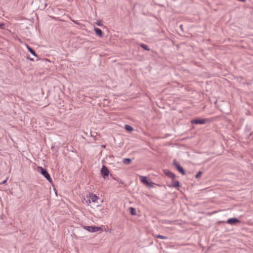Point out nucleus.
Segmentation results:
<instances>
[{
    "instance_id": "1",
    "label": "nucleus",
    "mask_w": 253,
    "mask_h": 253,
    "mask_svg": "<svg viewBox=\"0 0 253 253\" xmlns=\"http://www.w3.org/2000/svg\"><path fill=\"white\" fill-rule=\"evenodd\" d=\"M38 171L40 172L44 177L50 182L52 183V179L48 172L46 169L42 168V167H38Z\"/></svg>"
},
{
    "instance_id": "2",
    "label": "nucleus",
    "mask_w": 253,
    "mask_h": 253,
    "mask_svg": "<svg viewBox=\"0 0 253 253\" xmlns=\"http://www.w3.org/2000/svg\"><path fill=\"white\" fill-rule=\"evenodd\" d=\"M173 165L174 166L177 170L181 174L183 175L186 174V172L184 169L180 165L175 159L173 161Z\"/></svg>"
},
{
    "instance_id": "3",
    "label": "nucleus",
    "mask_w": 253,
    "mask_h": 253,
    "mask_svg": "<svg viewBox=\"0 0 253 253\" xmlns=\"http://www.w3.org/2000/svg\"><path fill=\"white\" fill-rule=\"evenodd\" d=\"M84 228L90 232H96L102 230L101 227H96L92 226H84Z\"/></svg>"
},
{
    "instance_id": "4",
    "label": "nucleus",
    "mask_w": 253,
    "mask_h": 253,
    "mask_svg": "<svg viewBox=\"0 0 253 253\" xmlns=\"http://www.w3.org/2000/svg\"><path fill=\"white\" fill-rule=\"evenodd\" d=\"M223 222H225V223L229 224L230 225H236L237 223H240L241 221L238 218L234 217V218H229L226 221H222V223Z\"/></svg>"
},
{
    "instance_id": "5",
    "label": "nucleus",
    "mask_w": 253,
    "mask_h": 253,
    "mask_svg": "<svg viewBox=\"0 0 253 253\" xmlns=\"http://www.w3.org/2000/svg\"><path fill=\"white\" fill-rule=\"evenodd\" d=\"M109 173V171L108 168L104 165L102 166V167L101 169V174L102 177L104 178H105L107 176H108Z\"/></svg>"
},
{
    "instance_id": "6",
    "label": "nucleus",
    "mask_w": 253,
    "mask_h": 253,
    "mask_svg": "<svg viewBox=\"0 0 253 253\" xmlns=\"http://www.w3.org/2000/svg\"><path fill=\"white\" fill-rule=\"evenodd\" d=\"M140 181L146 185L149 186V187H152L153 184H154L152 182H149L146 176H141L140 177Z\"/></svg>"
},
{
    "instance_id": "7",
    "label": "nucleus",
    "mask_w": 253,
    "mask_h": 253,
    "mask_svg": "<svg viewBox=\"0 0 253 253\" xmlns=\"http://www.w3.org/2000/svg\"><path fill=\"white\" fill-rule=\"evenodd\" d=\"M207 121L206 119H195L192 120L191 123L192 124H204Z\"/></svg>"
},
{
    "instance_id": "8",
    "label": "nucleus",
    "mask_w": 253,
    "mask_h": 253,
    "mask_svg": "<svg viewBox=\"0 0 253 253\" xmlns=\"http://www.w3.org/2000/svg\"><path fill=\"white\" fill-rule=\"evenodd\" d=\"M163 171L166 175L169 177V178H171L172 180H173L175 178V175L171 171H170L169 170L166 169H164Z\"/></svg>"
},
{
    "instance_id": "9",
    "label": "nucleus",
    "mask_w": 253,
    "mask_h": 253,
    "mask_svg": "<svg viewBox=\"0 0 253 253\" xmlns=\"http://www.w3.org/2000/svg\"><path fill=\"white\" fill-rule=\"evenodd\" d=\"M89 198L91 200L92 202H97V200L99 199L98 197H97L96 195L93 194L92 193H89Z\"/></svg>"
},
{
    "instance_id": "10",
    "label": "nucleus",
    "mask_w": 253,
    "mask_h": 253,
    "mask_svg": "<svg viewBox=\"0 0 253 253\" xmlns=\"http://www.w3.org/2000/svg\"><path fill=\"white\" fill-rule=\"evenodd\" d=\"M94 31L95 32V34H96V35H97L99 37L102 38L103 37V32L100 29H99L98 28L95 27Z\"/></svg>"
},
{
    "instance_id": "11",
    "label": "nucleus",
    "mask_w": 253,
    "mask_h": 253,
    "mask_svg": "<svg viewBox=\"0 0 253 253\" xmlns=\"http://www.w3.org/2000/svg\"><path fill=\"white\" fill-rule=\"evenodd\" d=\"M27 49L28 50V51L32 54L35 57H38V55L36 54V52L35 51V50L31 47H30V46H29L28 45H27Z\"/></svg>"
},
{
    "instance_id": "12",
    "label": "nucleus",
    "mask_w": 253,
    "mask_h": 253,
    "mask_svg": "<svg viewBox=\"0 0 253 253\" xmlns=\"http://www.w3.org/2000/svg\"><path fill=\"white\" fill-rule=\"evenodd\" d=\"M171 184H172V187H174L175 188H178L180 186V183L177 180H175V181L173 180V182Z\"/></svg>"
},
{
    "instance_id": "13",
    "label": "nucleus",
    "mask_w": 253,
    "mask_h": 253,
    "mask_svg": "<svg viewBox=\"0 0 253 253\" xmlns=\"http://www.w3.org/2000/svg\"><path fill=\"white\" fill-rule=\"evenodd\" d=\"M132 162V160L129 158H125L123 160V162L125 165H129Z\"/></svg>"
},
{
    "instance_id": "14",
    "label": "nucleus",
    "mask_w": 253,
    "mask_h": 253,
    "mask_svg": "<svg viewBox=\"0 0 253 253\" xmlns=\"http://www.w3.org/2000/svg\"><path fill=\"white\" fill-rule=\"evenodd\" d=\"M125 128L126 131L128 132L132 131L133 130V127L128 125H126L125 126Z\"/></svg>"
},
{
    "instance_id": "15",
    "label": "nucleus",
    "mask_w": 253,
    "mask_h": 253,
    "mask_svg": "<svg viewBox=\"0 0 253 253\" xmlns=\"http://www.w3.org/2000/svg\"><path fill=\"white\" fill-rule=\"evenodd\" d=\"M139 45H140V46L141 47H142V48H143L145 50H147V51H150V49L148 47V46L147 45H146V44H145L144 43H140L139 44Z\"/></svg>"
},
{
    "instance_id": "16",
    "label": "nucleus",
    "mask_w": 253,
    "mask_h": 253,
    "mask_svg": "<svg viewBox=\"0 0 253 253\" xmlns=\"http://www.w3.org/2000/svg\"><path fill=\"white\" fill-rule=\"evenodd\" d=\"M129 209L130 213L131 215H135L136 214V210H135V208H134L133 207H130Z\"/></svg>"
},
{
    "instance_id": "17",
    "label": "nucleus",
    "mask_w": 253,
    "mask_h": 253,
    "mask_svg": "<svg viewBox=\"0 0 253 253\" xmlns=\"http://www.w3.org/2000/svg\"><path fill=\"white\" fill-rule=\"evenodd\" d=\"M156 237L157 238L161 239H167L168 238L166 236L161 235H157L156 236Z\"/></svg>"
},
{
    "instance_id": "18",
    "label": "nucleus",
    "mask_w": 253,
    "mask_h": 253,
    "mask_svg": "<svg viewBox=\"0 0 253 253\" xmlns=\"http://www.w3.org/2000/svg\"><path fill=\"white\" fill-rule=\"evenodd\" d=\"M202 174V171H199V172L196 174V175H195V177H196V178H199V177L201 176V174Z\"/></svg>"
},
{
    "instance_id": "19",
    "label": "nucleus",
    "mask_w": 253,
    "mask_h": 253,
    "mask_svg": "<svg viewBox=\"0 0 253 253\" xmlns=\"http://www.w3.org/2000/svg\"><path fill=\"white\" fill-rule=\"evenodd\" d=\"M96 24H97V25H98L99 26H101L102 25V21L100 20L97 21V22L96 23Z\"/></svg>"
},
{
    "instance_id": "20",
    "label": "nucleus",
    "mask_w": 253,
    "mask_h": 253,
    "mask_svg": "<svg viewBox=\"0 0 253 253\" xmlns=\"http://www.w3.org/2000/svg\"><path fill=\"white\" fill-rule=\"evenodd\" d=\"M0 27L1 29H4V28H5V24L3 23H0Z\"/></svg>"
},
{
    "instance_id": "21",
    "label": "nucleus",
    "mask_w": 253,
    "mask_h": 253,
    "mask_svg": "<svg viewBox=\"0 0 253 253\" xmlns=\"http://www.w3.org/2000/svg\"><path fill=\"white\" fill-rule=\"evenodd\" d=\"M27 58H28L29 60H31V61H33V60H33V58H31L29 56H27Z\"/></svg>"
},
{
    "instance_id": "22",
    "label": "nucleus",
    "mask_w": 253,
    "mask_h": 253,
    "mask_svg": "<svg viewBox=\"0 0 253 253\" xmlns=\"http://www.w3.org/2000/svg\"><path fill=\"white\" fill-rule=\"evenodd\" d=\"M86 203H90V198H89L88 200H87L86 201Z\"/></svg>"
},
{
    "instance_id": "23",
    "label": "nucleus",
    "mask_w": 253,
    "mask_h": 253,
    "mask_svg": "<svg viewBox=\"0 0 253 253\" xmlns=\"http://www.w3.org/2000/svg\"><path fill=\"white\" fill-rule=\"evenodd\" d=\"M6 181H7V180H6H6H3V181L1 182V184H5V183L6 182Z\"/></svg>"
},
{
    "instance_id": "24",
    "label": "nucleus",
    "mask_w": 253,
    "mask_h": 253,
    "mask_svg": "<svg viewBox=\"0 0 253 253\" xmlns=\"http://www.w3.org/2000/svg\"><path fill=\"white\" fill-rule=\"evenodd\" d=\"M182 26L181 25L180 26V28H182Z\"/></svg>"
}]
</instances>
